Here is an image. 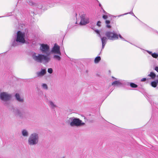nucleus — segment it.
<instances>
[{
	"mask_svg": "<svg viewBox=\"0 0 158 158\" xmlns=\"http://www.w3.org/2000/svg\"><path fill=\"white\" fill-rule=\"evenodd\" d=\"M40 50L44 55L42 54L34 53L32 55L33 59L36 61L39 62L48 63L51 60L50 56L49 46L47 44H40Z\"/></svg>",
	"mask_w": 158,
	"mask_h": 158,
	"instance_id": "obj_1",
	"label": "nucleus"
},
{
	"mask_svg": "<svg viewBox=\"0 0 158 158\" xmlns=\"http://www.w3.org/2000/svg\"><path fill=\"white\" fill-rule=\"evenodd\" d=\"M25 33L20 31H19L17 33V36L15 40L12 43V45L14 47L18 45V43L24 44L25 42Z\"/></svg>",
	"mask_w": 158,
	"mask_h": 158,
	"instance_id": "obj_2",
	"label": "nucleus"
},
{
	"mask_svg": "<svg viewBox=\"0 0 158 158\" xmlns=\"http://www.w3.org/2000/svg\"><path fill=\"white\" fill-rule=\"evenodd\" d=\"M38 134L35 132L31 134L28 139V144L30 146L35 145L37 144L39 141Z\"/></svg>",
	"mask_w": 158,
	"mask_h": 158,
	"instance_id": "obj_3",
	"label": "nucleus"
},
{
	"mask_svg": "<svg viewBox=\"0 0 158 158\" xmlns=\"http://www.w3.org/2000/svg\"><path fill=\"white\" fill-rule=\"evenodd\" d=\"M105 35L107 37L108 39L111 40H115L118 39V36L122 40H125L119 34L118 35L116 33H115L114 31L111 32L110 31H108L106 32L105 34Z\"/></svg>",
	"mask_w": 158,
	"mask_h": 158,
	"instance_id": "obj_4",
	"label": "nucleus"
},
{
	"mask_svg": "<svg viewBox=\"0 0 158 158\" xmlns=\"http://www.w3.org/2000/svg\"><path fill=\"white\" fill-rule=\"evenodd\" d=\"M69 121L71 122L70 124L71 126L79 127L83 125L85 123L82 122L81 120L79 118H75L74 117H71L69 118Z\"/></svg>",
	"mask_w": 158,
	"mask_h": 158,
	"instance_id": "obj_5",
	"label": "nucleus"
},
{
	"mask_svg": "<svg viewBox=\"0 0 158 158\" xmlns=\"http://www.w3.org/2000/svg\"><path fill=\"white\" fill-rule=\"evenodd\" d=\"M11 95L6 92H2L0 94V99L4 101H6L9 100L11 98Z\"/></svg>",
	"mask_w": 158,
	"mask_h": 158,
	"instance_id": "obj_6",
	"label": "nucleus"
},
{
	"mask_svg": "<svg viewBox=\"0 0 158 158\" xmlns=\"http://www.w3.org/2000/svg\"><path fill=\"white\" fill-rule=\"evenodd\" d=\"M51 52L54 54H56L61 55V53L60 51V47L58 45L55 44L52 48Z\"/></svg>",
	"mask_w": 158,
	"mask_h": 158,
	"instance_id": "obj_7",
	"label": "nucleus"
},
{
	"mask_svg": "<svg viewBox=\"0 0 158 158\" xmlns=\"http://www.w3.org/2000/svg\"><path fill=\"white\" fill-rule=\"evenodd\" d=\"M14 112L15 115L17 117H19L21 118L23 117L24 112L17 109H15L14 110Z\"/></svg>",
	"mask_w": 158,
	"mask_h": 158,
	"instance_id": "obj_8",
	"label": "nucleus"
},
{
	"mask_svg": "<svg viewBox=\"0 0 158 158\" xmlns=\"http://www.w3.org/2000/svg\"><path fill=\"white\" fill-rule=\"evenodd\" d=\"M81 17V20L80 22L81 25H85L89 22V19L88 18H85L84 15H82Z\"/></svg>",
	"mask_w": 158,
	"mask_h": 158,
	"instance_id": "obj_9",
	"label": "nucleus"
},
{
	"mask_svg": "<svg viewBox=\"0 0 158 158\" xmlns=\"http://www.w3.org/2000/svg\"><path fill=\"white\" fill-rule=\"evenodd\" d=\"M99 37L101 38L102 44V48H104L107 42L108 38L106 37H102L100 34H99Z\"/></svg>",
	"mask_w": 158,
	"mask_h": 158,
	"instance_id": "obj_10",
	"label": "nucleus"
},
{
	"mask_svg": "<svg viewBox=\"0 0 158 158\" xmlns=\"http://www.w3.org/2000/svg\"><path fill=\"white\" fill-rule=\"evenodd\" d=\"M46 73V69H41V71L40 72L37 73V75L38 77H41L43 76Z\"/></svg>",
	"mask_w": 158,
	"mask_h": 158,
	"instance_id": "obj_11",
	"label": "nucleus"
},
{
	"mask_svg": "<svg viewBox=\"0 0 158 158\" xmlns=\"http://www.w3.org/2000/svg\"><path fill=\"white\" fill-rule=\"evenodd\" d=\"M48 104L49 106L52 109H54L57 107L54 104V102L52 101H49Z\"/></svg>",
	"mask_w": 158,
	"mask_h": 158,
	"instance_id": "obj_12",
	"label": "nucleus"
},
{
	"mask_svg": "<svg viewBox=\"0 0 158 158\" xmlns=\"http://www.w3.org/2000/svg\"><path fill=\"white\" fill-rule=\"evenodd\" d=\"M15 97L17 101L20 102H23V98H21L19 94H15Z\"/></svg>",
	"mask_w": 158,
	"mask_h": 158,
	"instance_id": "obj_13",
	"label": "nucleus"
},
{
	"mask_svg": "<svg viewBox=\"0 0 158 158\" xmlns=\"http://www.w3.org/2000/svg\"><path fill=\"white\" fill-rule=\"evenodd\" d=\"M22 134L24 137H27L28 136V131L26 129H23L21 131Z\"/></svg>",
	"mask_w": 158,
	"mask_h": 158,
	"instance_id": "obj_14",
	"label": "nucleus"
},
{
	"mask_svg": "<svg viewBox=\"0 0 158 158\" xmlns=\"http://www.w3.org/2000/svg\"><path fill=\"white\" fill-rule=\"evenodd\" d=\"M112 85H115L117 86H119L122 85V83L118 81H114L112 84Z\"/></svg>",
	"mask_w": 158,
	"mask_h": 158,
	"instance_id": "obj_15",
	"label": "nucleus"
},
{
	"mask_svg": "<svg viewBox=\"0 0 158 158\" xmlns=\"http://www.w3.org/2000/svg\"><path fill=\"white\" fill-rule=\"evenodd\" d=\"M101 60V57L100 56H98L96 57L94 59V62L95 63H98Z\"/></svg>",
	"mask_w": 158,
	"mask_h": 158,
	"instance_id": "obj_16",
	"label": "nucleus"
},
{
	"mask_svg": "<svg viewBox=\"0 0 158 158\" xmlns=\"http://www.w3.org/2000/svg\"><path fill=\"white\" fill-rule=\"evenodd\" d=\"M148 76L150 77L152 79H154L156 75V74L153 72H151L150 74L148 75Z\"/></svg>",
	"mask_w": 158,
	"mask_h": 158,
	"instance_id": "obj_17",
	"label": "nucleus"
},
{
	"mask_svg": "<svg viewBox=\"0 0 158 158\" xmlns=\"http://www.w3.org/2000/svg\"><path fill=\"white\" fill-rule=\"evenodd\" d=\"M157 82L156 81H153L151 82V85L154 87H156L157 86Z\"/></svg>",
	"mask_w": 158,
	"mask_h": 158,
	"instance_id": "obj_18",
	"label": "nucleus"
},
{
	"mask_svg": "<svg viewBox=\"0 0 158 158\" xmlns=\"http://www.w3.org/2000/svg\"><path fill=\"white\" fill-rule=\"evenodd\" d=\"M53 58L58 61H60V56L56 55H55L53 56Z\"/></svg>",
	"mask_w": 158,
	"mask_h": 158,
	"instance_id": "obj_19",
	"label": "nucleus"
},
{
	"mask_svg": "<svg viewBox=\"0 0 158 158\" xmlns=\"http://www.w3.org/2000/svg\"><path fill=\"white\" fill-rule=\"evenodd\" d=\"M42 86L43 88L44 89L47 90L48 89V86L45 83L43 84Z\"/></svg>",
	"mask_w": 158,
	"mask_h": 158,
	"instance_id": "obj_20",
	"label": "nucleus"
},
{
	"mask_svg": "<svg viewBox=\"0 0 158 158\" xmlns=\"http://www.w3.org/2000/svg\"><path fill=\"white\" fill-rule=\"evenodd\" d=\"M110 23V21L109 20H106V23L107 24L106 27L108 28H110L111 27V26L108 25Z\"/></svg>",
	"mask_w": 158,
	"mask_h": 158,
	"instance_id": "obj_21",
	"label": "nucleus"
},
{
	"mask_svg": "<svg viewBox=\"0 0 158 158\" xmlns=\"http://www.w3.org/2000/svg\"><path fill=\"white\" fill-rule=\"evenodd\" d=\"M152 56L154 58H157L158 57V54L154 53L152 54Z\"/></svg>",
	"mask_w": 158,
	"mask_h": 158,
	"instance_id": "obj_22",
	"label": "nucleus"
},
{
	"mask_svg": "<svg viewBox=\"0 0 158 158\" xmlns=\"http://www.w3.org/2000/svg\"><path fill=\"white\" fill-rule=\"evenodd\" d=\"M130 86L133 88H136L137 87V85L133 83H131L130 84Z\"/></svg>",
	"mask_w": 158,
	"mask_h": 158,
	"instance_id": "obj_23",
	"label": "nucleus"
},
{
	"mask_svg": "<svg viewBox=\"0 0 158 158\" xmlns=\"http://www.w3.org/2000/svg\"><path fill=\"white\" fill-rule=\"evenodd\" d=\"M48 73H52V72H53V70H52V69L51 68H49L48 69Z\"/></svg>",
	"mask_w": 158,
	"mask_h": 158,
	"instance_id": "obj_24",
	"label": "nucleus"
},
{
	"mask_svg": "<svg viewBox=\"0 0 158 158\" xmlns=\"http://www.w3.org/2000/svg\"><path fill=\"white\" fill-rule=\"evenodd\" d=\"M101 22L100 21H98L97 23V25L99 27H100L101 26Z\"/></svg>",
	"mask_w": 158,
	"mask_h": 158,
	"instance_id": "obj_25",
	"label": "nucleus"
},
{
	"mask_svg": "<svg viewBox=\"0 0 158 158\" xmlns=\"http://www.w3.org/2000/svg\"><path fill=\"white\" fill-rule=\"evenodd\" d=\"M102 18L104 19H106L108 17L106 15H103L102 16Z\"/></svg>",
	"mask_w": 158,
	"mask_h": 158,
	"instance_id": "obj_26",
	"label": "nucleus"
},
{
	"mask_svg": "<svg viewBox=\"0 0 158 158\" xmlns=\"http://www.w3.org/2000/svg\"><path fill=\"white\" fill-rule=\"evenodd\" d=\"M155 70L158 73V67L156 66L155 68Z\"/></svg>",
	"mask_w": 158,
	"mask_h": 158,
	"instance_id": "obj_27",
	"label": "nucleus"
},
{
	"mask_svg": "<svg viewBox=\"0 0 158 158\" xmlns=\"http://www.w3.org/2000/svg\"><path fill=\"white\" fill-rule=\"evenodd\" d=\"M146 78H143L141 80V81H144L146 80Z\"/></svg>",
	"mask_w": 158,
	"mask_h": 158,
	"instance_id": "obj_28",
	"label": "nucleus"
},
{
	"mask_svg": "<svg viewBox=\"0 0 158 158\" xmlns=\"http://www.w3.org/2000/svg\"><path fill=\"white\" fill-rule=\"evenodd\" d=\"M147 52L150 54L152 55V52L149 51H147Z\"/></svg>",
	"mask_w": 158,
	"mask_h": 158,
	"instance_id": "obj_29",
	"label": "nucleus"
},
{
	"mask_svg": "<svg viewBox=\"0 0 158 158\" xmlns=\"http://www.w3.org/2000/svg\"><path fill=\"white\" fill-rule=\"evenodd\" d=\"M95 32L98 34L99 35V34H100L99 33V31L98 30H95Z\"/></svg>",
	"mask_w": 158,
	"mask_h": 158,
	"instance_id": "obj_30",
	"label": "nucleus"
},
{
	"mask_svg": "<svg viewBox=\"0 0 158 158\" xmlns=\"http://www.w3.org/2000/svg\"><path fill=\"white\" fill-rule=\"evenodd\" d=\"M131 13L133 15H134V16H135V15H134V13H133V12H131Z\"/></svg>",
	"mask_w": 158,
	"mask_h": 158,
	"instance_id": "obj_31",
	"label": "nucleus"
},
{
	"mask_svg": "<svg viewBox=\"0 0 158 158\" xmlns=\"http://www.w3.org/2000/svg\"><path fill=\"white\" fill-rule=\"evenodd\" d=\"M99 6H100V7L101 6V4H100V3H99Z\"/></svg>",
	"mask_w": 158,
	"mask_h": 158,
	"instance_id": "obj_32",
	"label": "nucleus"
},
{
	"mask_svg": "<svg viewBox=\"0 0 158 158\" xmlns=\"http://www.w3.org/2000/svg\"><path fill=\"white\" fill-rule=\"evenodd\" d=\"M156 82L158 84V80H156Z\"/></svg>",
	"mask_w": 158,
	"mask_h": 158,
	"instance_id": "obj_33",
	"label": "nucleus"
},
{
	"mask_svg": "<svg viewBox=\"0 0 158 158\" xmlns=\"http://www.w3.org/2000/svg\"><path fill=\"white\" fill-rule=\"evenodd\" d=\"M128 14V13H126V14H124V15H126V14Z\"/></svg>",
	"mask_w": 158,
	"mask_h": 158,
	"instance_id": "obj_34",
	"label": "nucleus"
}]
</instances>
